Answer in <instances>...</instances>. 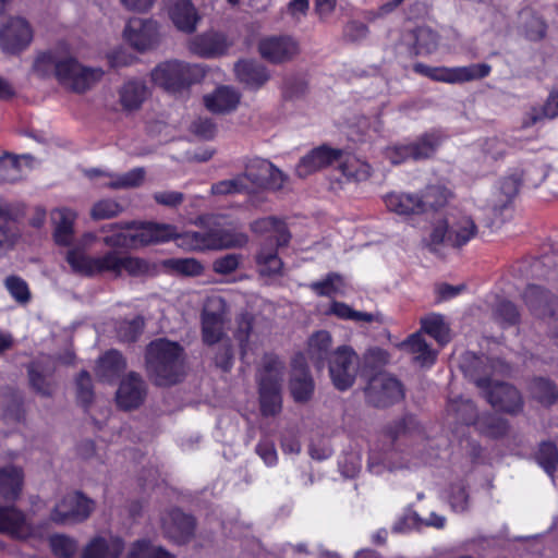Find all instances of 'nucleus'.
<instances>
[{"instance_id":"f257e3e1","label":"nucleus","mask_w":558,"mask_h":558,"mask_svg":"<svg viewBox=\"0 0 558 558\" xmlns=\"http://www.w3.org/2000/svg\"><path fill=\"white\" fill-rule=\"evenodd\" d=\"M34 71L41 77L53 75L60 85L75 93L92 88L104 75L100 68L81 64L71 56L70 48L64 43L39 53L34 62Z\"/></svg>"},{"instance_id":"f03ea898","label":"nucleus","mask_w":558,"mask_h":558,"mask_svg":"<svg viewBox=\"0 0 558 558\" xmlns=\"http://www.w3.org/2000/svg\"><path fill=\"white\" fill-rule=\"evenodd\" d=\"M198 220L208 230L178 233L175 243L179 247L189 251L240 248L248 242V236L235 231V225L227 221L223 215H206Z\"/></svg>"},{"instance_id":"7ed1b4c3","label":"nucleus","mask_w":558,"mask_h":558,"mask_svg":"<svg viewBox=\"0 0 558 558\" xmlns=\"http://www.w3.org/2000/svg\"><path fill=\"white\" fill-rule=\"evenodd\" d=\"M146 364L158 386L177 384L184 375L183 349L167 339L151 341L146 352Z\"/></svg>"},{"instance_id":"20e7f679","label":"nucleus","mask_w":558,"mask_h":558,"mask_svg":"<svg viewBox=\"0 0 558 558\" xmlns=\"http://www.w3.org/2000/svg\"><path fill=\"white\" fill-rule=\"evenodd\" d=\"M477 234L478 227L472 216L464 211H454L433 223L427 244L433 252H438L444 245L461 248Z\"/></svg>"},{"instance_id":"39448f33","label":"nucleus","mask_w":558,"mask_h":558,"mask_svg":"<svg viewBox=\"0 0 558 558\" xmlns=\"http://www.w3.org/2000/svg\"><path fill=\"white\" fill-rule=\"evenodd\" d=\"M205 76L202 65L181 60H168L156 65L150 72L151 82L170 94L187 89Z\"/></svg>"},{"instance_id":"423d86ee","label":"nucleus","mask_w":558,"mask_h":558,"mask_svg":"<svg viewBox=\"0 0 558 558\" xmlns=\"http://www.w3.org/2000/svg\"><path fill=\"white\" fill-rule=\"evenodd\" d=\"M283 365L272 354H266L258 372L260 411L265 416H274L281 411V380Z\"/></svg>"},{"instance_id":"0eeeda50","label":"nucleus","mask_w":558,"mask_h":558,"mask_svg":"<svg viewBox=\"0 0 558 558\" xmlns=\"http://www.w3.org/2000/svg\"><path fill=\"white\" fill-rule=\"evenodd\" d=\"M449 411L454 417L465 425L473 424L483 435L490 438H499L508 430V423L495 414H484L478 416L474 403L469 399L460 398L449 404Z\"/></svg>"},{"instance_id":"6e6552de","label":"nucleus","mask_w":558,"mask_h":558,"mask_svg":"<svg viewBox=\"0 0 558 558\" xmlns=\"http://www.w3.org/2000/svg\"><path fill=\"white\" fill-rule=\"evenodd\" d=\"M120 258L121 254L116 251H109L100 256H89L80 248H70L66 253V262L72 271L85 277L106 272L119 277Z\"/></svg>"},{"instance_id":"1a4fd4ad","label":"nucleus","mask_w":558,"mask_h":558,"mask_svg":"<svg viewBox=\"0 0 558 558\" xmlns=\"http://www.w3.org/2000/svg\"><path fill=\"white\" fill-rule=\"evenodd\" d=\"M413 71L432 81L461 84L475 80H481L489 75L492 68L487 63H476L464 66H429L422 62L413 65Z\"/></svg>"},{"instance_id":"9d476101","label":"nucleus","mask_w":558,"mask_h":558,"mask_svg":"<svg viewBox=\"0 0 558 558\" xmlns=\"http://www.w3.org/2000/svg\"><path fill=\"white\" fill-rule=\"evenodd\" d=\"M228 307L221 295H210L207 298L202 313V339L207 345L229 339L225 331V323Z\"/></svg>"},{"instance_id":"9b49d317","label":"nucleus","mask_w":558,"mask_h":558,"mask_svg":"<svg viewBox=\"0 0 558 558\" xmlns=\"http://www.w3.org/2000/svg\"><path fill=\"white\" fill-rule=\"evenodd\" d=\"M474 384L484 391L487 401L497 410L517 413L522 409L519 391L506 383L493 381L489 377L470 374Z\"/></svg>"},{"instance_id":"f8f14e48","label":"nucleus","mask_w":558,"mask_h":558,"mask_svg":"<svg viewBox=\"0 0 558 558\" xmlns=\"http://www.w3.org/2000/svg\"><path fill=\"white\" fill-rule=\"evenodd\" d=\"M328 366L333 386L338 390L344 391L355 381L359 371V355L351 347L340 345L332 351Z\"/></svg>"},{"instance_id":"ddd939ff","label":"nucleus","mask_w":558,"mask_h":558,"mask_svg":"<svg viewBox=\"0 0 558 558\" xmlns=\"http://www.w3.org/2000/svg\"><path fill=\"white\" fill-rule=\"evenodd\" d=\"M440 142L441 135L438 132L426 133L415 142L396 144L387 147L385 157L392 165H399L409 159H425L436 151Z\"/></svg>"},{"instance_id":"4468645a","label":"nucleus","mask_w":558,"mask_h":558,"mask_svg":"<svg viewBox=\"0 0 558 558\" xmlns=\"http://www.w3.org/2000/svg\"><path fill=\"white\" fill-rule=\"evenodd\" d=\"M366 398L374 407H387L403 398L401 383L385 372H378L368 380Z\"/></svg>"},{"instance_id":"2eb2a0df","label":"nucleus","mask_w":558,"mask_h":558,"mask_svg":"<svg viewBox=\"0 0 558 558\" xmlns=\"http://www.w3.org/2000/svg\"><path fill=\"white\" fill-rule=\"evenodd\" d=\"M94 510V501L78 492L65 495L53 508L50 519L58 524L85 521Z\"/></svg>"},{"instance_id":"dca6fc26","label":"nucleus","mask_w":558,"mask_h":558,"mask_svg":"<svg viewBox=\"0 0 558 558\" xmlns=\"http://www.w3.org/2000/svg\"><path fill=\"white\" fill-rule=\"evenodd\" d=\"M125 41L137 51H147L156 47L160 40L159 25L151 19L133 17L124 27Z\"/></svg>"},{"instance_id":"f3484780","label":"nucleus","mask_w":558,"mask_h":558,"mask_svg":"<svg viewBox=\"0 0 558 558\" xmlns=\"http://www.w3.org/2000/svg\"><path fill=\"white\" fill-rule=\"evenodd\" d=\"M32 40L33 29L23 17L10 19L0 28V46L5 53H20L29 46Z\"/></svg>"},{"instance_id":"a211bd4d","label":"nucleus","mask_w":558,"mask_h":558,"mask_svg":"<svg viewBox=\"0 0 558 558\" xmlns=\"http://www.w3.org/2000/svg\"><path fill=\"white\" fill-rule=\"evenodd\" d=\"M125 548L124 539L111 532L94 535L83 547L81 558H120Z\"/></svg>"},{"instance_id":"6ab92c4d","label":"nucleus","mask_w":558,"mask_h":558,"mask_svg":"<svg viewBox=\"0 0 558 558\" xmlns=\"http://www.w3.org/2000/svg\"><path fill=\"white\" fill-rule=\"evenodd\" d=\"M314 380L307 369L304 354L299 353L292 361L290 392L295 402L308 401L314 392Z\"/></svg>"},{"instance_id":"aec40b11","label":"nucleus","mask_w":558,"mask_h":558,"mask_svg":"<svg viewBox=\"0 0 558 558\" xmlns=\"http://www.w3.org/2000/svg\"><path fill=\"white\" fill-rule=\"evenodd\" d=\"M340 149L331 148L326 145L316 147L301 158L295 168L296 174L300 178H306L310 174L332 165L340 158Z\"/></svg>"},{"instance_id":"412c9836","label":"nucleus","mask_w":558,"mask_h":558,"mask_svg":"<svg viewBox=\"0 0 558 558\" xmlns=\"http://www.w3.org/2000/svg\"><path fill=\"white\" fill-rule=\"evenodd\" d=\"M258 49L263 58L274 63H280L298 54L299 45L292 37L274 36L260 40Z\"/></svg>"},{"instance_id":"4be33fe9","label":"nucleus","mask_w":558,"mask_h":558,"mask_svg":"<svg viewBox=\"0 0 558 558\" xmlns=\"http://www.w3.org/2000/svg\"><path fill=\"white\" fill-rule=\"evenodd\" d=\"M383 201L388 211L400 217L408 218L424 214V205L418 193L395 191L384 195Z\"/></svg>"},{"instance_id":"5701e85b","label":"nucleus","mask_w":558,"mask_h":558,"mask_svg":"<svg viewBox=\"0 0 558 558\" xmlns=\"http://www.w3.org/2000/svg\"><path fill=\"white\" fill-rule=\"evenodd\" d=\"M194 527V519L179 509L170 510L162 518V529L166 536L178 544L187 542L193 534Z\"/></svg>"},{"instance_id":"b1692460","label":"nucleus","mask_w":558,"mask_h":558,"mask_svg":"<svg viewBox=\"0 0 558 558\" xmlns=\"http://www.w3.org/2000/svg\"><path fill=\"white\" fill-rule=\"evenodd\" d=\"M230 45L223 34L209 32L191 39L189 48L198 57L216 58L225 54Z\"/></svg>"},{"instance_id":"393cba45","label":"nucleus","mask_w":558,"mask_h":558,"mask_svg":"<svg viewBox=\"0 0 558 558\" xmlns=\"http://www.w3.org/2000/svg\"><path fill=\"white\" fill-rule=\"evenodd\" d=\"M146 395L145 383L135 373H130L120 384L117 391V403L124 410L140 407Z\"/></svg>"},{"instance_id":"a878e982","label":"nucleus","mask_w":558,"mask_h":558,"mask_svg":"<svg viewBox=\"0 0 558 558\" xmlns=\"http://www.w3.org/2000/svg\"><path fill=\"white\" fill-rule=\"evenodd\" d=\"M178 235L177 228L169 223L143 222L136 227L133 233V242L137 245L163 243L174 240Z\"/></svg>"},{"instance_id":"bb28decb","label":"nucleus","mask_w":558,"mask_h":558,"mask_svg":"<svg viewBox=\"0 0 558 558\" xmlns=\"http://www.w3.org/2000/svg\"><path fill=\"white\" fill-rule=\"evenodd\" d=\"M168 13L179 31L191 34L196 29L199 15L191 0H169Z\"/></svg>"},{"instance_id":"cd10ccee","label":"nucleus","mask_w":558,"mask_h":558,"mask_svg":"<svg viewBox=\"0 0 558 558\" xmlns=\"http://www.w3.org/2000/svg\"><path fill=\"white\" fill-rule=\"evenodd\" d=\"M251 230L254 233L266 234L264 243L286 246L291 238L284 221L276 217L260 218L251 223Z\"/></svg>"},{"instance_id":"c85d7f7f","label":"nucleus","mask_w":558,"mask_h":558,"mask_svg":"<svg viewBox=\"0 0 558 558\" xmlns=\"http://www.w3.org/2000/svg\"><path fill=\"white\" fill-rule=\"evenodd\" d=\"M523 301L535 315H551L557 304L556 296L542 287L530 284L523 292Z\"/></svg>"},{"instance_id":"c756f323","label":"nucleus","mask_w":558,"mask_h":558,"mask_svg":"<svg viewBox=\"0 0 558 558\" xmlns=\"http://www.w3.org/2000/svg\"><path fill=\"white\" fill-rule=\"evenodd\" d=\"M241 99L240 93L230 86H219L204 97L206 108L214 113H226L234 110Z\"/></svg>"},{"instance_id":"7c9ffc66","label":"nucleus","mask_w":558,"mask_h":558,"mask_svg":"<svg viewBox=\"0 0 558 558\" xmlns=\"http://www.w3.org/2000/svg\"><path fill=\"white\" fill-rule=\"evenodd\" d=\"M234 71L236 78L251 89L260 88L269 80L267 69L253 60H241L236 62Z\"/></svg>"},{"instance_id":"2f4dec72","label":"nucleus","mask_w":558,"mask_h":558,"mask_svg":"<svg viewBox=\"0 0 558 558\" xmlns=\"http://www.w3.org/2000/svg\"><path fill=\"white\" fill-rule=\"evenodd\" d=\"M338 169L347 182H362L366 181L372 173L371 166L351 154H343L337 160Z\"/></svg>"},{"instance_id":"473e14b6","label":"nucleus","mask_w":558,"mask_h":558,"mask_svg":"<svg viewBox=\"0 0 558 558\" xmlns=\"http://www.w3.org/2000/svg\"><path fill=\"white\" fill-rule=\"evenodd\" d=\"M331 343V335L326 330H319L308 339L307 355L317 369H323L326 361L329 362L332 353L330 352Z\"/></svg>"},{"instance_id":"72a5a7b5","label":"nucleus","mask_w":558,"mask_h":558,"mask_svg":"<svg viewBox=\"0 0 558 558\" xmlns=\"http://www.w3.org/2000/svg\"><path fill=\"white\" fill-rule=\"evenodd\" d=\"M76 213L70 208H57L51 213V219L54 223V241L59 245H70L73 239V225L76 219Z\"/></svg>"},{"instance_id":"f704fd0d","label":"nucleus","mask_w":558,"mask_h":558,"mask_svg":"<svg viewBox=\"0 0 558 558\" xmlns=\"http://www.w3.org/2000/svg\"><path fill=\"white\" fill-rule=\"evenodd\" d=\"M148 94L147 86L144 81L129 80L119 89V101L126 111L137 110Z\"/></svg>"},{"instance_id":"c9c22d12","label":"nucleus","mask_w":558,"mask_h":558,"mask_svg":"<svg viewBox=\"0 0 558 558\" xmlns=\"http://www.w3.org/2000/svg\"><path fill=\"white\" fill-rule=\"evenodd\" d=\"M279 247L277 244H268V242L262 244L256 255V264L262 276L271 277L281 272L283 263L278 256Z\"/></svg>"},{"instance_id":"e433bc0d","label":"nucleus","mask_w":558,"mask_h":558,"mask_svg":"<svg viewBox=\"0 0 558 558\" xmlns=\"http://www.w3.org/2000/svg\"><path fill=\"white\" fill-rule=\"evenodd\" d=\"M125 368V361L117 350H110L99 357L96 375L100 380L111 381Z\"/></svg>"},{"instance_id":"4c0bfd02","label":"nucleus","mask_w":558,"mask_h":558,"mask_svg":"<svg viewBox=\"0 0 558 558\" xmlns=\"http://www.w3.org/2000/svg\"><path fill=\"white\" fill-rule=\"evenodd\" d=\"M308 287L317 295L330 299L344 296L349 289L344 278L337 272H329L324 279L311 282Z\"/></svg>"},{"instance_id":"58836bf2","label":"nucleus","mask_w":558,"mask_h":558,"mask_svg":"<svg viewBox=\"0 0 558 558\" xmlns=\"http://www.w3.org/2000/svg\"><path fill=\"white\" fill-rule=\"evenodd\" d=\"M86 174L92 179L98 175H107V173H104L101 170L96 168L87 170ZM108 177L110 178V181L105 183V185L111 189L135 187L143 182L145 171L143 168H135L121 175L108 173Z\"/></svg>"},{"instance_id":"ea45409f","label":"nucleus","mask_w":558,"mask_h":558,"mask_svg":"<svg viewBox=\"0 0 558 558\" xmlns=\"http://www.w3.org/2000/svg\"><path fill=\"white\" fill-rule=\"evenodd\" d=\"M402 347L414 354V360L422 366H430L436 361L437 352L429 348L420 332L411 335Z\"/></svg>"},{"instance_id":"a19ab883","label":"nucleus","mask_w":558,"mask_h":558,"mask_svg":"<svg viewBox=\"0 0 558 558\" xmlns=\"http://www.w3.org/2000/svg\"><path fill=\"white\" fill-rule=\"evenodd\" d=\"M418 195L424 205V214H426L444 207L452 196V192L445 185L435 184L426 186Z\"/></svg>"},{"instance_id":"79ce46f5","label":"nucleus","mask_w":558,"mask_h":558,"mask_svg":"<svg viewBox=\"0 0 558 558\" xmlns=\"http://www.w3.org/2000/svg\"><path fill=\"white\" fill-rule=\"evenodd\" d=\"M271 172L274 173V165L271 162L262 158H253L245 165V171L242 175L245 177L250 187L262 186Z\"/></svg>"},{"instance_id":"37998d69","label":"nucleus","mask_w":558,"mask_h":558,"mask_svg":"<svg viewBox=\"0 0 558 558\" xmlns=\"http://www.w3.org/2000/svg\"><path fill=\"white\" fill-rule=\"evenodd\" d=\"M31 155H7L0 158V183L14 182L22 178V165H29Z\"/></svg>"},{"instance_id":"c03bdc74","label":"nucleus","mask_w":558,"mask_h":558,"mask_svg":"<svg viewBox=\"0 0 558 558\" xmlns=\"http://www.w3.org/2000/svg\"><path fill=\"white\" fill-rule=\"evenodd\" d=\"M413 46L416 54L427 56L435 52L439 45L438 35L427 26H420L413 31Z\"/></svg>"},{"instance_id":"a18cd8bd","label":"nucleus","mask_w":558,"mask_h":558,"mask_svg":"<svg viewBox=\"0 0 558 558\" xmlns=\"http://www.w3.org/2000/svg\"><path fill=\"white\" fill-rule=\"evenodd\" d=\"M421 324L422 330L433 337L440 345H445L449 342V326L442 315H428L421 320Z\"/></svg>"},{"instance_id":"49530a36","label":"nucleus","mask_w":558,"mask_h":558,"mask_svg":"<svg viewBox=\"0 0 558 558\" xmlns=\"http://www.w3.org/2000/svg\"><path fill=\"white\" fill-rule=\"evenodd\" d=\"M523 34L530 40H539L545 36L546 26L543 20L531 10H523L520 13Z\"/></svg>"},{"instance_id":"de8ad7c7","label":"nucleus","mask_w":558,"mask_h":558,"mask_svg":"<svg viewBox=\"0 0 558 558\" xmlns=\"http://www.w3.org/2000/svg\"><path fill=\"white\" fill-rule=\"evenodd\" d=\"M536 461L539 466L551 477L555 482L554 473L558 463V450L554 442L544 441L539 445L536 452Z\"/></svg>"},{"instance_id":"09e8293b","label":"nucleus","mask_w":558,"mask_h":558,"mask_svg":"<svg viewBox=\"0 0 558 558\" xmlns=\"http://www.w3.org/2000/svg\"><path fill=\"white\" fill-rule=\"evenodd\" d=\"M325 313L327 315H335L336 317L344 320L366 323H371L374 320L373 314L355 311L348 304L337 301H332L329 308Z\"/></svg>"},{"instance_id":"8fccbe9b","label":"nucleus","mask_w":558,"mask_h":558,"mask_svg":"<svg viewBox=\"0 0 558 558\" xmlns=\"http://www.w3.org/2000/svg\"><path fill=\"white\" fill-rule=\"evenodd\" d=\"M126 558H174L161 547L154 546L147 539H140L132 544Z\"/></svg>"},{"instance_id":"3c124183","label":"nucleus","mask_w":558,"mask_h":558,"mask_svg":"<svg viewBox=\"0 0 558 558\" xmlns=\"http://www.w3.org/2000/svg\"><path fill=\"white\" fill-rule=\"evenodd\" d=\"M252 326L253 319L248 314L239 317L234 336L240 344L242 360H247L250 352L253 350L250 342Z\"/></svg>"},{"instance_id":"603ef678","label":"nucleus","mask_w":558,"mask_h":558,"mask_svg":"<svg viewBox=\"0 0 558 558\" xmlns=\"http://www.w3.org/2000/svg\"><path fill=\"white\" fill-rule=\"evenodd\" d=\"M250 190V185L245 181V177L238 174L234 178L222 180L214 183L210 187L213 195H233L244 193Z\"/></svg>"},{"instance_id":"864d4df0","label":"nucleus","mask_w":558,"mask_h":558,"mask_svg":"<svg viewBox=\"0 0 558 558\" xmlns=\"http://www.w3.org/2000/svg\"><path fill=\"white\" fill-rule=\"evenodd\" d=\"M16 232L12 227L9 213L0 207V258L12 248Z\"/></svg>"},{"instance_id":"5fc2aeb1","label":"nucleus","mask_w":558,"mask_h":558,"mask_svg":"<svg viewBox=\"0 0 558 558\" xmlns=\"http://www.w3.org/2000/svg\"><path fill=\"white\" fill-rule=\"evenodd\" d=\"M533 397L542 404L550 405L558 398L556 386L545 378H536L531 386Z\"/></svg>"},{"instance_id":"6e6d98bb","label":"nucleus","mask_w":558,"mask_h":558,"mask_svg":"<svg viewBox=\"0 0 558 558\" xmlns=\"http://www.w3.org/2000/svg\"><path fill=\"white\" fill-rule=\"evenodd\" d=\"M396 452L393 450H387L384 453L378 452L376 449H372L368 457V469L375 474H380L385 469L395 470L402 468L403 464H397L392 461Z\"/></svg>"},{"instance_id":"4d7b16f0","label":"nucleus","mask_w":558,"mask_h":558,"mask_svg":"<svg viewBox=\"0 0 558 558\" xmlns=\"http://www.w3.org/2000/svg\"><path fill=\"white\" fill-rule=\"evenodd\" d=\"M50 547L56 556L72 558L77 550V542L70 536L56 534L50 537Z\"/></svg>"},{"instance_id":"13d9d810","label":"nucleus","mask_w":558,"mask_h":558,"mask_svg":"<svg viewBox=\"0 0 558 558\" xmlns=\"http://www.w3.org/2000/svg\"><path fill=\"white\" fill-rule=\"evenodd\" d=\"M4 286L10 295L20 304H26L31 300V291L27 282L17 276H9Z\"/></svg>"},{"instance_id":"bf43d9fd","label":"nucleus","mask_w":558,"mask_h":558,"mask_svg":"<svg viewBox=\"0 0 558 558\" xmlns=\"http://www.w3.org/2000/svg\"><path fill=\"white\" fill-rule=\"evenodd\" d=\"M122 210V206L117 201L107 198L97 202L93 206L90 216L95 220L110 219L118 216Z\"/></svg>"},{"instance_id":"052dcab7","label":"nucleus","mask_w":558,"mask_h":558,"mask_svg":"<svg viewBox=\"0 0 558 558\" xmlns=\"http://www.w3.org/2000/svg\"><path fill=\"white\" fill-rule=\"evenodd\" d=\"M143 327V318L137 316L131 320L121 322L117 327V333L120 340L122 341H135L137 337L141 335Z\"/></svg>"},{"instance_id":"680f3d73","label":"nucleus","mask_w":558,"mask_h":558,"mask_svg":"<svg viewBox=\"0 0 558 558\" xmlns=\"http://www.w3.org/2000/svg\"><path fill=\"white\" fill-rule=\"evenodd\" d=\"M233 350L230 339L217 343L214 361L217 367L223 372H229L233 365Z\"/></svg>"},{"instance_id":"e2e57ef3","label":"nucleus","mask_w":558,"mask_h":558,"mask_svg":"<svg viewBox=\"0 0 558 558\" xmlns=\"http://www.w3.org/2000/svg\"><path fill=\"white\" fill-rule=\"evenodd\" d=\"M447 498L453 511L463 512L468 509L469 495L462 482L451 485Z\"/></svg>"},{"instance_id":"0e129e2a","label":"nucleus","mask_w":558,"mask_h":558,"mask_svg":"<svg viewBox=\"0 0 558 558\" xmlns=\"http://www.w3.org/2000/svg\"><path fill=\"white\" fill-rule=\"evenodd\" d=\"M495 318L502 327L514 325L519 320V312L513 303L504 300L495 308Z\"/></svg>"},{"instance_id":"69168bd1","label":"nucleus","mask_w":558,"mask_h":558,"mask_svg":"<svg viewBox=\"0 0 558 558\" xmlns=\"http://www.w3.org/2000/svg\"><path fill=\"white\" fill-rule=\"evenodd\" d=\"M75 384L78 401L84 405H88L94 397L92 377L89 373L86 371L81 372L75 380Z\"/></svg>"},{"instance_id":"338daca9","label":"nucleus","mask_w":558,"mask_h":558,"mask_svg":"<svg viewBox=\"0 0 558 558\" xmlns=\"http://www.w3.org/2000/svg\"><path fill=\"white\" fill-rule=\"evenodd\" d=\"M242 256L240 254H227L214 260L213 269L219 275H229L238 269Z\"/></svg>"},{"instance_id":"774afa93","label":"nucleus","mask_w":558,"mask_h":558,"mask_svg":"<svg viewBox=\"0 0 558 558\" xmlns=\"http://www.w3.org/2000/svg\"><path fill=\"white\" fill-rule=\"evenodd\" d=\"M148 269L146 262L138 257L122 255L120 258V276L126 272L131 276H138Z\"/></svg>"}]
</instances>
